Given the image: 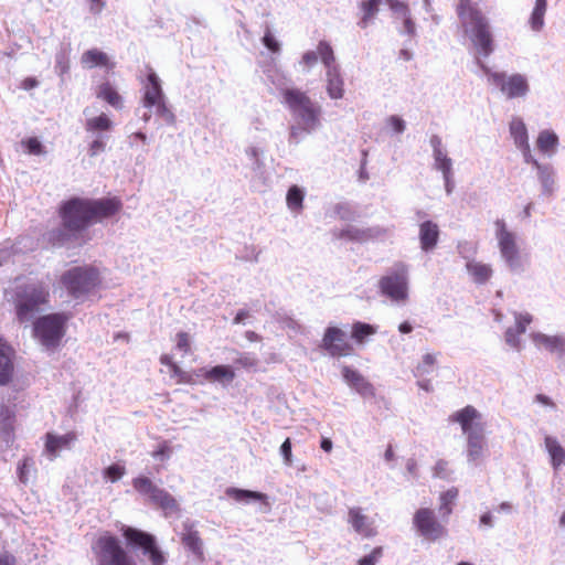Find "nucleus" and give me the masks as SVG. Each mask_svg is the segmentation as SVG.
I'll return each instance as SVG.
<instances>
[{"label": "nucleus", "mask_w": 565, "mask_h": 565, "mask_svg": "<svg viewBox=\"0 0 565 565\" xmlns=\"http://www.w3.org/2000/svg\"><path fill=\"white\" fill-rule=\"evenodd\" d=\"M121 209L122 203L117 196L102 199L74 196L60 204L58 216L64 226L81 233L93 224L115 216Z\"/></svg>", "instance_id": "f257e3e1"}, {"label": "nucleus", "mask_w": 565, "mask_h": 565, "mask_svg": "<svg viewBox=\"0 0 565 565\" xmlns=\"http://www.w3.org/2000/svg\"><path fill=\"white\" fill-rule=\"evenodd\" d=\"M50 291L42 281L26 282L17 286L14 291V307L20 322L29 321L41 306L46 305Z\"/></svg>", "instance_id": "f03ea898"}, {"label": "nucleus", "mask_w": 565, "mask_h": 565, "mask_svg": "<svg viewBox=\"0 0 565 565\" xmlns=\"http://www.w3.org/2000/svg\"><path fill=\"white\" fill-rule=\"evenodd\" d=\"M96 565H137L122 547L117 536L106 532L92 545Z\"/></svg>", "instance_id": "7ed1b4c3"}, {"label": "nucleus", "mask_w": 565, "mask_h": 565, "mask_svg": "<svg viewBox=\"0 0 565 565\" xmlns=\"http://www.w3.org/2000/svg\"><path fill=\"white\" fill-rule=\"evenodd\" d=\"M61 284L72 297L79 298L99 286V271L94 266L74 267L62 275Z\"/></svg>", "instance_id": "20e7f679"}, {"label": "nucleus", "mask_w": 565, "mask_h": 565, "mask_svg": "<svg viewBox=\"0 0 565 565\" xmlns=\"http://www.w3.org/2000/svg\"><path fill=\"white\" fill-rule=\"evenodd\" d=\"M284 99L291 113L297 116L306 129H313L319 124L320 107L310 97L296 88H288L282 93Z\"/></svg>", "instance_id": "39448f33"}, {"label": "nucleus", "mask_w": 565, "mask_h": 565, "mask_svg": "<svg viewBox=\"0 0 565 565\" xmlns=\"http://www.w3.org/2000/svg\"><path fill=\"white\" fill-rule=\"evenodd\" d=\"M70 316L66 313H51L39 318L34 322V335L47 349L56 348L65 334V326Z\"/></svg>", "instance_id": "423d86ee"}, {"label": "nucleus", "mask_w": 565, "mask_h": 565, "mask_svg": "<svg viewBox=\"0 0 565 565\" xmlns=\"http://www.w3.org/2000/svg\"><path fill=\"white\" fill-rule=\"evenodd\" d=\"M494 225L497 230L498 247L505 264L514 273L523 271V257L518 246L515 234L509 231L503 220H497Z\"/></svg>", "instance_id": "0eeeda50"}, {"label": "nucleus", "mask_w": 565, "mask_h": 565, "mask_svg": "<svg viewBox=\"0 0 565 565\" xmlns=\"http://www.w3.org/2000/svg\"><path fill=\"white\" fill-rule=\"evenodd\" d=\"M121 534L127 544L132 548H140L148 555L151 565H164L166 556L159 547L154 535L132 526H122Z\"/></svg>", "instance_id": "6e6552de"}, {"label": "nucleus", "mask_w": 565, "mask_h": 565, "mask_svg": "<svg viewBox=\"0 0 565 565\" xmlns=\"http://www.w3.org/2000/svg\"><path fill=\"white\" fill-rule=\"evenodd\" d=\"M381 292L396 302L408 298V269L404 263H396L391 273L379 280Z\"/></svg>", "instance_id": "1a4fd4ad"}, {"label": "nucleus", "mask_w": 565, "mask_h": 565, "mask_svg": "<svg viewBox=\"0 0 565 565\" xmlns=\"http://www.w3.org/2000/svg\"><path fill=\"white\" fill-rule=\"evenodd\" d=\"M320 348L332 358H344L354 354V347L347 333L339 327H328L321 339Z\"/></svg>", "instance_id": "9d476101"}, {"label": "nucleus", "mask_w": 565, "mask_h": 565, "mask_svg": "<svg viewBox=\"0 0 565 565\" xmlns=\"http://www.w3.org/2000/svg\"><path fill=\"white\" fill-rule=\"evenodd\" d=\"M413 524L416 531L428 541H437L446 534L445 526L429 508L418 509L414 514Z\"/></svg>", "instance_id": "9b49d317"}, {"label": "nucleus", "mask_w": 565, "mask_h": 565, "mask_svg": "<svg viewBox=\"0 0 565 565\" xmlns=\"http://www.w3.org/2000/svg\"><path fill=\"white\" fill-rule=\"evenodd\" d=\"M491 79L510 99L523 97L529 92V83L521 74L505 76L503 73H493L491 74Z\"/></svg>", "instance_id": "f8f14e48"}, {"label": "nucleus", "mask_w": 565, "mask_h": 565, "mask_svg": "<svg viewBox=\"0 0 565 565\" xmlns=\"http://www.w3.org/2000/svg\"><path fill=\"white\" fill-rule=\"evenodd\" d=\"M449 422L459 424L462 434L466 436L484 430L482 415L471 405H467L466 407L452 413L449 416Z\"/></svg>", "instance_id": "ddd939ff"}, {"label": "nucleus", "mask_w": 565, "mask_h": 565, "mask_svg": "<svg viewBox=\"0 0 565 565\" xmlns=\"http://www.w3.org/2000/svg\"><path fill=\"white\" fill-rule=\"evenodd\" d=\"M463 32L469 34L470 41L479 54L489 56L493 52V38L488 21L471 26Z\"/></svg>", "instance_id": "4468645a"}, {"label": "nucleus", "mask_w": 565, "mask_h": 565, "mask_svg": "<svg viewBox=\"0 0 565 565\" xmlns=\"http://www.w3.org/2000/svg\"><path fill=\"white\" fill-rule=\"evenodd\" d=\"M456 13L463 31L488 21L481 9L472 0H458Z\"/></svg>", "instance_id": "2eb2a0df"}, {"label": "nucleus", "mask_w": 565, "mask_h": 565, "mask_svg": "<svg viewBox=\"0 0 565 565\" xmlns=\"http://www.w3.org/2000/svg\"><path fill=\"white\" fill-rule=\"evenodd\" d=\"M341 373L347 384L355 390L360 395L363 397L375 396V387L359 371L352 369L351 366L344 365L341 369Z\"/></svg>", "instance_id": "dca6fc26"}, {"label": "nucleus", "mask_w": 565, "mask_h": 565, "mask_svg": "<svg viewBox=\"0 0 565 565\" xmlns=\"http://www.w3.org/2000/svg\"><path fill=\"white\" fill-rule=\"evenodd\" d=\"M348 522L354 531L364 537H373L376 535V529L371 519L362 512L361 508H351L348 512Z\"/></svg>", "instance_id": "f3484780"}, {"label": "nucleus", "mask_w": 565, "mask_h": 565, "mask_svg": "<svg viewBox=\"0 0 565 565\" xmlns=\"http://www.w3.org/2000/svg\"><path fill=\"white\" fill-rule=\"evenodd\" d=\"M13 355V349L0 339V385H7L12 380L14 371Z\"/></svg>", "instance_id": "a211bd4d"}, {"label": "nucleus", "mask_w": 565, "mask_h": 565, "mask_svg": "<svg viewBox=\"0 0 565 565\" xmlns=\"http://www.w3.org/2000/svg\"><path fill=\"white\" fill-rule=\"evenodd\" d=\"M163 92L161 88L160 79L157 74L150 70L147 75V84L143 92V106L151 108L159 102L163 100Z\"/></svg>", "instance_id": "6ab92c4d"}, {"label": "nucleus", "mask_w": 565, "mask_h": 565, "mask_svg": "<svg viewBox=\"0 0 565 565\" xmlns=\"http://www.w3.org/2000/svg\"><path fill=\"white\" fill-rule=\"evenodd\" d=\"M419 243L424 252L435 249L439 241V226L433 221H425L419 224Z\"/></svg>", "instance_id": "aec40b11"}, {"label": "nucleus", "mask_w": 565, "mask_h": 565, "mask_svg": "<svg viewBox=\"0 0 565 565\" xmlns=\"http://www.w3.org/2000/svg\"><path fill=\"white\" fill-rule=\"evenodd\" d=\"M77 440L75 431H68L65 435L57 436L52 433L45 435V450L53 459L57 456L61 449L70 448L73 443Z\"/></svg>", "instance_id": "412c9836"}, {"label": "nucleus", "mask_w": 565, "mask_h": 565, "mask_svg": "<svg viewBox=\"0 0 565 565\" xmlns=\"http://www.w3.org/2000/svg\"><path fill=\"white\" fill-rule=\"evenodd\" d=\"M81 63L86 68L104 67L113 70L116 65L105 52L98 49H90L84 52L81 56Z\"/></svg>", "instance_id": "4be33fe9"}, {"label": "nucleus", "mask_w": 565, "mask_h": 565, "mask_svg": "<svg viewBox=\"0 0 565 565\" xmlns=\"http://www.w3.org/2000/svg\"><path fill=\"white\" fill-rule=\"evenodd\" d=\"M181 542L183 546L199 559H203V542L200 533L194 530L192 524H184V530L181 533Z\"/></svg>", "instance_id": "5701e85b"}, {"label": "nucleus", "mask_w": 565, "mask_h": 565, "mask_svg": "<svg viewBox=\"0 0 565 565\" xmlns=\"http://www.w3.org/2000/svg\"><path fill=\"white\" fill-rule=\"evenodd\" d=\"M531 338L537 348H543L551 353L557 354L565 352V339L563 337L533 333Z\"/></svg>", "instance_id": "b1692460"}, {"label": "nucleus", "mask_w": 565, "mask_h": 565, "mask_svg": "<svg viewBox=\"0 0 565 565\" xmlns=\"http://www.w3.org/2000/svg\"><path fill=\"white\" fill-rule=\"evenodd\" d=\"M78 232L62 224V227L53 228L44 235V239L52 247H62L72 242Z\"/></svg>", "instance_id": "393cba45"}, {"label": "nucleus", "mask_w": 565, "mask_h": 565, "mask_svg": "<svg viewBox=\"0 0 565 565\" xmlns=\"http://www.w3.org/2000/svg\"><path fill=\"white\" fill-rule=\"evenodd\" d=\"M467 437V456L471 461L479 460L487 447L484 430L466 436Z\"/></svg>", "instance_id": "a878e982"}, {"label": "nucleus", "mask_w": 565, "mask_h": 565, "mask_svg": "<svg viewBox=\"0 0 565 565\" xmlns=\"http://www.w3.org/2000/svg\"><path fill=\"white\" fill-rule=\"evenodd\" d=\"M96 97L104 100L115 109L122 108V97L110 82H104L96 89Z\"/></svg>", "instance_id": "bb28decb"}, {"label": "nucleus", "mask_w": 565, "mask_h": 565, "mask_svg": "<svg viewBox=\"0 0 565 565\" xmlns=\"http://www.w3.org/2000/svg\"><path fill=\"white\" fill-rule=\"evenodd\" d=\"M150 501L160 508L166 515L175 514L180 511L177 500L164 489L159 488Z\"/></svg>", "instance_id": "cd10ccee"}, {"label": "nucleus", "mask_w": 565, "mask_h": 565, "mask_svg": "<svg viewBox=\"0 0 565 565\" xmlns=\"http://www.w3.org/2000/svg\"><path fill=\"white\" fill-rule=\"evenodd\" d=\"M202 371V375L207 382L231 383L236 376L233 367L224 364L215 365L209 370Z\"/></svg>", "instance_id": "c85d7f7f"}, {"label": "nucleus", "mask_w": 565, "mask_h": 565, "mask_svg": "<svg viewBox=\"0 0 565 565\" xmlns=\"http://www.w3.org/2000/svg\"><path fill=\"white\" fill-rule=\"evenodd\" d=\"M466 268L473 281L479 285L488 282L493 275L491 265L477 260H469Z\"/></svg>", "instance_id": "c756f323"}, {"label": "nucleus", "mask_w": 565, "mask_h": 565, "mask_svg": "<svg viewBox=\"0 0 565 565\" xmlns=\"http://www.w3.org/2000/svg\"><path fill=\"white\" fill-rule=\"evenodd\" d=\"M381 3L382 0H363L360 2L361 18L358 25L361 29H366L374 21L380 11Z\"/></svg>", "instance_id": "7c9ffc66"}, {"label": "nucleus", "mask_w": 565, "mask_h": 565, "mask_svg": "<svg viewBox=\"0 0 565 565\" xmlns=\"http://www.w3.org/2000/svg\"><path fill=\"white\" fill-rule=\"evenodd\" d=\"M343 84L339 67L327 70V92L331 98L339 99L343 97Z\"/></svg>", "instance_id": "2f4dec72"}, {"label": "nucleus", "mask_w": 565, "mask_h": 565, "mask_svg": "<svg viewBox=\"0 0 565 565\" xmlns=\"http://www.w3.org/2000/svg\"><path fill=\"white\" fill-rule=\"evenodd\" d=\"M510 134L518 148L529 150L527 129L521 118H513L510 122Z\"/></svg>", "instance_id": "473e14b6"}, {"label": "nucleus", "mask_w": 565, "mask_h": 565, "mask_svg": "<svg viewBox=\"0 0 565 565\" xmlns=\"http://www.w3.org/2000/svg\"><path fill=\"white\" fill-rule=\"evenodd\" d=\"M544 443L545 448L551 457L553 468L558 469L562 465H565V449L557 441V439L551 436H546Z\"/></svg>", "instance_id": "72a5a7b5"}, {"label": "nucleus", "mask_w": 565, "mask_h": 565, "mask_svg": "<svg viewBox=\"0 0 565 565\" xmlns=\"http://www.w3.org/2000/svg\"><path fill=\"white\" fill-rule=\"evenodd\" d=\"M159 361L162 365L169 367L171 377H174L178 384H191L193 382L192 376L183 371L170 354H161Z\"/></svg>", "instance_id": "f704fd0d"}, {"label": "nucleus", "mask_w": 565, "mask_h": 565, "mask_svg": "<svg viewBox=\"0 0 565 565\" xmlns=\"http://www.w3.org/2000/svg\"><path fill=\"white\" fill-rule=\"evenodd\" d=\"M439 353H425L422 360L414 367V375L417 379H423L426 375L430 374L435 366L437 365V358Z\"/></svg>", "instance_id": "c9c22d12"}, {"label": "nucleus", "mask_w": 565, "mask_h": 565, "mask_svg": "<svg viewBox=\"0 0 565 565\" xmlns=\"http://www.w3.org/2000/svg\"><path fill=\"white\" fill-rule=\"evenodd\" d=\"M317 53L327 70L339 67L332 46L327 41H320L317 45Z\"/></svg>", "instance_id": "e433bc0d"}, {"label": "nucleus", "mask_w": 565, "mask_h": 565, "mask_svg": "<svg viewBox=\"0 0 565 565\" xmlns=\"http://www.w3.org/2000/svg\"><path fill=\"white\" fill-rule=\"evenodd\" d=\"M375 333L376 329L373 326L360 321L353 323L351 330L352 339L359 344H363L369 337Z\"/></svg>", "instance_id": "4c0bfd02"}, {"label": "nucleus", "mask_w": 565, "mask_h": 565, "mask_svg": "<svg viewBox=\"0 0 565 565\" xmlns=\"http://www.w3.org/2000/svg\"><path fill=\"white\" fill-rule=\"evenodd\" d=\"M459 491L452 487L440 494L439 512L443 516H449L452 513V505L457 500Z\"/></svg>", "instance_id": "58836bf2"}, {"label": "nucleus", "mask_w": 565, "mask_h": 565, "mask_svg": "<svg viewBox=\"0 0 565 565\" xmlns=\"http://www.w3.org/2000/svg\"><path fill=\"white\" fill-rule=\"evenodd\" d=\"M226 495L235 501H247V500H264L266 495L260 492L244 490L238 488H227L225 491Z\"/></svg>", "instance_id": "ea45409f"}, {"label": "nucleus", "mask_w": 565, "mask_h": 565, "mask_svg": "<svg viewBox=\"0 0 565 565\" xmlns=\"http://www.w3.org/2000/svg\"><path fill=\"white\" fill-rule=\"evenodd\" d=\"M547 0H536L531 14L530 23L534 31H540L544 24Z\"/></svg>", "instance_id": "a19ab883"}, {"label": "nucleus", "mask_w": 565, "mask_h": 565, "mask_svg": "<svg viewBox=\"0 0 565 565\" xmlns=\"http://www.w3.org/2000/svg\"><path fill=\"white\" fill-rule=\"evenodd\" d=\"M132 487L134 489L141 493L149 497V499H152V495H154L156 491L159 489L148 477H137L132 480Z\"/></svg>", "instance_id": "79ce46f5"}, {"label": "nucleus", "mask_w": 565, "mask_h": 565, "mask_svg": "<svg viewBox=\"0 0 565 565\" xmlns=\"http://www.w3.org/2000/svg\"><path fill=\"white\" fill-rule=\"evenodd\" d=\"M558 138L557 136L548 130H544L539 135V138L536 140V145L540 151L542 152H550L555 149L557 146Z\"/></svg>", "instance_id": "37998d69"}, {"label": "nucleus", "mask_w": 565, "mask_h": 565, "mask_svg": "<svg viewBox=\"0 0 565 565\" xmlns=\"http://www.w3.org/2000/svg\"><path fill=\"white\" fill-rule=\"evenodd\" d=\"M113 127L111 120L105 115L89 118L86 120L85 128L87 131H107Z\"/></svg>", "instance_id": "c03bdc74"}, {"label": "nucleus", "mask_w": 565, "mask_h": 565, "mask_svg": "<svg viewBox=\"0 0 565 565\" xmlns=\"http://www.w3.org/2000/svg\"><path fill=\"white\" fill-rule=\"evenodd\" d=\"M287 205L295 212H300L303 207V192L297 185H292L287 193Z\"/></svg>", "instance_id": "a18cd8bd"}, {"label": "nucleus", "mask_w": 565, "mask_h": 565, "mask_svg": "<svg viewBox=\"0 0 565 565\" xmlns=\"http://www.w3.org/2000/svg\"><path fill=\"white\" fill-rule=\"evenodd\" d=\"M435 158V166L436 169L440 170L444 174V179L446 183L449 182L451 178V168L452 162L451 159L447 157V154L444 151H436Z\"/></svg>", "instance_id": "49530a36"}, {"label": "nucleus", "mask_w": 565, "mask_h": 565, "mask_svg": "<svg viewBox=\"0 0 565 565\" xmlns=\"http://www.w3.org/2000/svg\"><path fill=\"white\" fill-rule=\"evenodd\" d=\"M175 350L183 355L191 353V335L189 332L179 331L174 337Z\"/></svg>", "instance_id": "de8ad7c7"}, {"label": "nucleus", "mask_w": 565, "mask_h": 565, "mask_svg": "<svg viewBox=\"0 0 565 565\" xmlns=\"http://www.w3.org/2000/svg\"><path fill=\"white\" fill-rule=\"evenodd\" d=\"M340 238H349L352 241H364L370 237H372V231L371 230H355L350 228L342 231L339 235Z\"/></svg>", "instance_id": "09e8293b"}, {"label": "nucleus", "mask_w": 565, "mask_h": 565, "mask_svg": "<svg viewBox=\"0 0 565 565\" xmlns=\"http://www.w3.org/2000/svg\"><path fill=\"white\" fill-rule=\"evenodd\" d=\"M235 364L245 370H254L258 365V360L255 355L250 353H241L235 359Z\"/></svg>", "instance_id": "8fccbe9b"}, {"label": "nucleus", "mask_w": 565, "mask_h": 565, "mask_svg": "<svg viewBox=\"0 0 565 565\" xmlns=\"http://www.w3.org/2000/svg\"><path fill=\"white\" fill-rule=\"evenodd\" d=\"M103 473L107 480H109L111 482H116L125 476L126 468L118 463H114V465H110L109 467H107Z\"/></svg>", "instance_id": "3c124183"}, {"label": "nucleus", "mask_w": 565, "mask_h": 565, "mask_svg": "<svg viewBox=\"0 0 565 565\" xmlns=\"http://www.w3.org/2000/svg\"><path fill=\"white\" fill-rule=\"evenodd\" d=\"M153 107H156L157 115L160 116L168 125H173L175 122V116L167 106L164 99L156 104Z\"/></svg>", "instance_id": "603ef678"}, {"label": "nucleus", "mask_w": 565, "mask_h": 565, "mask_svg": "<svg viewBox=\"0 0 565 565\" xmlns=\"http://www.w3.org/2000/svg\"><path fill=\"white\" fill-rule=\"evenodd\" d=\"M383 555V547L377 546L369 555L360 558L358 565H375Z\"/></svg>", "instance_id": "864d4df0"}, {"label": "nucleus", "mask_w": 565, "mask_h": 565, "mask_svg": "<svg viewBox=\"0 0 565 565\" xmlns=\"http://www.w3.org/2000/svg\"><path fill=\"white\" fill-rule=\"evenodd\" d=\"M14 417V412L10 407L0 404V423L3 424L4 427L11 428Z\"/></svg>", "instance_id": "5fc2aeb1"}, {"label": "nucleus", "mask_w": 565, "mask_h": 565, "mask_svg": "<svg viewBox=\"0 0 565 565\" xmlns=\"http://www.w3.org/2000/svg\"><path fill=\"white\" fill-rule=\"evenodd\" d=\"M532 322V316L530 313H516L515 315V329L519 333H524L527 326Z\"/></svg>", "instance_id": "6e6d98bb"}, {"label": "nucleus", "mask_w": 565, "mask_h": 565, "mask_svg": "<svg viewBox=\"0 0 565 565\" xmlns=\"http://www.w3.org/2000/svg\"><path fill=\"white\" fill-rule=\"evenodd\" d=\"M22 145L25 147L26 151L31 154H41L43 153V146L40 140L35 137L28 138L22 141Z\"/></svg>", "instance_id": "4d7b16f0"}, {"label": "nucleus", "mask_w": 565, "mask_h": 565, "mask_svg": "<svg viewBox=\"0 0 565 565\" xmlns=\"http://www.w3.org/2000/svg\"><path fill=\"white\" fill-rule=\"evenodd\" d=\"M32 465V459L31 458H23V460L19 463L18 466V476H19V479L22 483H26L29 481V468L31 467Z\"/></svg>", "instance_id": "13d9d810"}, {"label": "nucleus", "mask_w": 565, "mask_h": 565, "mask_svg": "<svg viewBox=\"0 0 565 565\" xmlns=\"http://www.w3.org/2000/svg\"><path fill=\"white\" fill-rule=\"evenodd\" d=\"M263 43L273 53H277L280 50L278 41L275 39L274 34L268 28L264 34Z\"/></svg>", "instance_id": "bf43d9fd"}, {"label": "nucleus", "mask_w": 565, "mask_h": 565, "mask_svg": "<svg viewBox=\"0 0 565 565\" xmlns=\"http://www.w3.org/2000/svg\"><path fill=\"white\" fill-rule=\"evenodd\" d=\"M280 452L284 457V461L286 465L290 466L292 463V454H291V441L290 438H286V440L280 446Z\"/></svg>", "instance_id": "052dcab7"}, {"label": "nucleus", "mask_w": 565, "mask_h": 565, "mask_svg": "<svg viewBox=\"0 0 565 565\" xmlns=\"http://www.w3.org/2000/svg\"><path fill=\"white\" fill-rule=\"evenodd\" d=\"M318 58L319 56L317 51H307L306 53H303L301 62L307 68H311L317 64Z\"/></svg>", "instance_id": "680f3d73"}, {"label": "nucleus", "mask_w": 565, "mask_h": 565, "mask_svg": "<svg viewBox=\"0 0 565 565\" xmlns=\"http://www.w3.org/2000/svg\"><path fill=\"white\" fill-rule=\"evenodd\" d=\"M387 124L393 131L401 134L405 130V121L398 116H391L387 119Z\"/></svg>", "instance_id": "e2e57ef3"}, {"label": "nucleus", "mask_w": 565, "mask_h": 565, "mask_svg": "<svg viewBox=\"0 0 565 565\" xmlns=\"http://www.w3.org/2000/svg\"><path fill=\"white\" fill-rule=\"evenodd\" d=\"M520 335H521V333H519L515 329L509 328L505 331V341L511 347L519 348V345H520V339H519Z\"/></svg>", "instance_id": "0e129e2a"}, {"label": "nucleus", "mask_w": 565, "mask_h": 565, "mask_svg": "<svg viewBox=\"0 0 565 565\" xmlns=\"http://www.w3.org/2000/svg\"><path fill=\"white\" fill-rule=\"evenodd\" d=\"M171 452V448L168 441H162L157 449L152 452L153 458H168Z\"/></svg>", "instance_id": "69168bd1"}, {"label": "nucleus", "mask_w": 565, "mask_h": 565, "mask_svg": "<svg viewBox=\"0 0 565 565\" xmlns=\"http://www.w3.org/2000/svg\"><path fill=\"white\" fill-rule=\"evenodd\" d=\"M105 149V142L100 139L94 140L89 146V154L92 157L98 154L99 152L104 151Z\"/></svg>", "instance_id": "338daca9"}, {"label": "nucleus", "mask_w": 565, "mask_h": 565, "mask_svg": "<svg viewBox=\"0 0 565 565\" xmlns=\"http://www.w3.org/2000/svg\"><path fill=\"white\" fill-rule=\"evenodd\" d=\"M88 2L89 10L93 14H99L105 7L104 0H88Z\"/></svg>", "instance_id": "774afa93"}]
</instances>
